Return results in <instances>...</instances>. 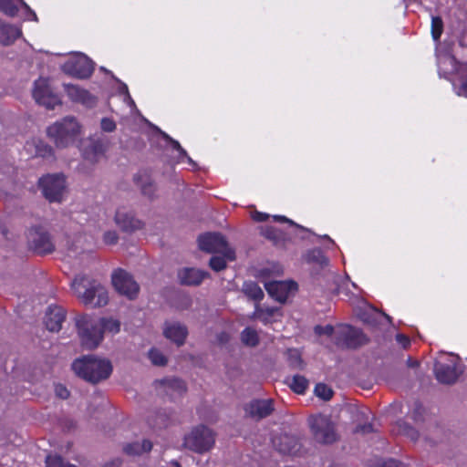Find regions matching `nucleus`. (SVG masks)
I'll return each instance as SVG.
<instances>
[{
	"instance_id": "nucleus-10",
	"label": "nucleus",
	"mask_w": 467,
	"mask_h": 467,
	"mask_svg": "<svg viewBox=\"0 0 467 467\" xmlns=\"http://www.w3.org/2000/svg\"><path fill=\"white\" fill-rule=\"evenodd\" d=\"M109 142L106 137H88L81 140L82 158L90 164H97L105 156Z\"/></svg>"
},
{
	"instance_id": "nucleus-63",
	"label": "nucleus",
	"mask_w": 467,
	"mask_h": 467,
	"mask_svg": "<svg viewBox=\"0 0 467 467\" xmlns=\"http://www.w3.org/2000/svg\"><path fill=\"white\" fill-rule=\"evenodd\" d=\"M379 315L383 316V317H384L385 318H387L389 322L391 321L390 317H389V316H388L387 314L380 312V313H379Z\"/></svg>"
},
{
	"instance_id": "nucleus-21",
	"label": "nucleus",
	"mask_w": 467,
	"mask_h": 467,
	"mask_svg": "<svg viewBox=\"0 0 467 467\" xmlns=\"http://www.w3.org/2000/svg\"><path fill=\"white\" fill-rule=\"evenodd\" d=\"M116 224L126 233H132L142 228V223L135 218L130 213L125 211H117L115 214Z\"/></svg>"
},
{
	"instance_id": "nucleus-62",
	"label": "nucleus",
	"mask_w": 467,
	"mask_h": 467,
	"mask_svg": "<svg viewBox=\"0 0 467 467\" xmlns=\"http://www.w3.org/2000/svg\"><path fill=\"white\" fill-rule=\"evenodd\" d=\"M364 321L367 323L372 324V325L377 324L376 319L370 316H368L367 317H365Z\"/></svg>"
},
{
	"instance_id": "nucleus-41",
	"label": "nucleus",
	"mask_w": 467,
	"mask_h": 467,
	"mask_svg": "<svg viewBox=\"0 0 467 467\" xmlns=\"http://www.w3.org/2000/svg\"><path fill=\"white\" fill-rule=\"evenodd\" d=\"M443 32V21L441 16H432L431 35L435 41H438Z\"/></svg>"
},
{
	"instance_id": "nucleus-57",
	"label": "nucleus",
	"mask_w": 467,
	"mask_h": 467,
	"mask_svg": "<svg viewBox=\"0 0 467 467\" xmlns=\"http://www.w3.org/2000/svg\"><path fill=\"white\" fill-rule=\"evenodd\" d=\"M266 218H267V215H266V214L260 213H258L256 214V216H254V220L259 221V222H263V221H265Z\"/></svg>"
},
{
	"instance_id": "nucleus-28",
	"label": "nucleus",
	"mask_w": 467,
	"mask_h": 467,
	"mask_svg": "<svg viewBox=\"0 0 467 467\" xmlns=\"http://www.w3.org/2000/svg\"><path fill=\"white\" fill-rule=\"evenodd\" d=\"M149 424L155 429L167 428L171 422V414L166 410H158L149 418Z\"/></svg>"
},
{
	"instance_id": "nucleus-4",
	"label": "nucleus",
	"mask_w": 467,
	"mask_h": 467,
	"mask_svg": "<svg viewBox=\"0 0 467 467\" xmlns=\"http://www.w3.org/2000/svg\"><path fill=\"white\" fill-rule=\"evenodd\" d=\"M215 437L216 434L212 429L200 424L184 435L182 447L192 452L203 454L213 448Z\"/></svg>"
},
{
	"instance_id": "nucleus-37",
	"label": "nucleus",
	"mask_w": 467,
	"mask_h": 467,
	"mask_svg": "<svg viewBox=\"0 0 467 467\" xmlns=\"http://www.w3.org/2000/svg\"><path fill=\"white\" fill-rule=\"evenodd\" d=\"M36 154L42 158H50L54 155L53 148L43 140L36 143Z\"/></svg>"
},
{
	"instance_id": "nucleus-13",
	"label": "nucleus",
	"mask_w": 467,
	"mask_h": 467,
	"mask_svg": "<svg viewBox=\"0 0 467 467\" xmlns=\"http://www.w3.org/2000/svg\"><path fill=\"white\" fill-rule=\"evenodd\" d=\"M112 285L121 295L130 299H134L140 290L139 285L134 281L132 275L127 271L119 268L112 273Z\"/></svg>"
},
{
	"instance_id": "nucleus-8",
	"label": "nucleus",
	"mask_w": 467,
	"mask_h": 467,
	"mask_svg": "<svg viewBox=\"0 0 467 467\" xmlns=\"http://www.w3.org/2000/svg\"><path fill=\"white\" fill-rule=\"evenodd\" d=\"M26 237L29 249L39 255L52 254L56 249L52 236L44 226L30 227Z\"/></svg>"
},
{
	"instance_id": "nucleus-34",
	"label": "nucleus",
	"mask_w": 467,
	"mask_h": 467,
	"mask_svg": "<svg viewBox=\"0 0 467 467\" xmlns=\"http://www.w3.org/2000/svg\"><path fill=\"white\" fill-rule=\"evenodd\" d=\"M97 322L99 324L100 331H102V334L104 331L112 333H118L119 331L120 324L118 320L112 318H100L97 320Z\"/></svg>"
},
{
	"instance_id": "nucleus-27",
	"label": "nucleus",
	"mask_w": 467,
	"mask_h": 467,
	"mask_svg": "<svg viewBox=\"0 0 467 467\" xmlns=\"http://www.w3.org/2000/svg\"><path fill=\"white\" fill-rule=\"evenodd\" d=\"M168 395H182L186 392L187 387L185 382L179 378H167L160 381Z\"/></svg>"
},
{
	"instance_id": "nucleus-38",
	"label": "nucleus",
	"mask_w": 467,
	"mask_h": 467,
	"mask_svg": "<svg viewBox=\"0 0 467 467\" xmlns=\"http://www.w3.org/2000/svg\"><path fill=\"white\" fill-rule=\"evenodd\" d=\"M400 431L410 438L411 441H418L420 434L419 431L409 423L402 421L399 423Z\"/></svg>"
},
{
	"instance_id": "nucleus-15",
	"label": "nucleus",
	"mask_w": 467,
	"mask_h": 467,
	"mask_svg": "<svg viewBox=\"0 0 467 467\" xmlns=\"http://www.w3.org/2000/svg\"><path fill=\"white\" fill-rule=\"evenodd\" d=\"M210 277L209 272L194 267H182L177 271L179 284L185 286H199L204 279Z\"/></svg>"
},
{
	"instance_id": "nucleus-25",
	"label": "nucleus",
	"mask_w": 467,
	"mask_h": 467,
	"mask_svg": "<svg viewBox=\"0 0 467 467\" xmlns=\"http://www.w3.org/2000/svg\"><path fill=\"white\" fill-rule=\"evenodd\" d=\"M21 30L0 19V44L3 46L12 45L20 36Z\"/></svg>"
},
{
	"instance_id": "nucleus-54",
	"label": "nucleus",
	"mask_w": 467,
	"mask_h": 467,
	"mask_svg": "<svg viewBox=\"0 0 467 467\" xmlns=\"http://www.w3.org/2000/svg\"><path fill=\"white\" fill-rule=\"evenodd\" d=\"M458 95H464L467 97V78L462 83Z\"/></svg>"
},
{
	"instance_id": "nucleus-24",
	"label": "nucleus",
	"mask_w": 467,
	"mask_h": 467,
	"mask_svg": "<svg viewBox=\"0 0 467 467\" xmlns=\"http://www.w3.org/2000/svg\"><path fill=\"white\" fill-rule=\"evenodd\" d=\"M133 182L140 188L143 196L150 200L156 198L157 186L150 176L138 173L133 176Z\"/></svg>"
},
{
	"instance_id": "nucleus-51",
	"label": "nucleus",
	"mask_w": 467,
	"mask_h": 467,
	"mask_svg": "<svg viewBox=\"0 0 467 467\" xmlns=\"http://www.w3.org/2000/svg\"><path fill=\"white\" fill-rule=\"evenodd\" d=\"M55 390H56L57 396L63 400H66L69 397V391L67 390V389L65 386H63L61 384L57 385L55 388Z\"/></svg>"
},
{
	"instance_id": "nucleus-56",
	"label": "nucleus",
	"mask_w": 467,
	"mask_h": 467,
	"mask_svg": "<svg viewBox=\"0 0 467 467\" xmlns=\"http://www.w3.org/2000/svg\"><path fill=\"white\" fill-rule=\"evenodd\" d=\"M420 363L418 360H413L411 358H409L407 359V366L410 368H417L419 367Z\"/></svg>"
},
{
	"instance_id": "nucleus-52",
	"label": "nucleus",
	"mask_w": 467,
	"mask_h": 467,
	"mask_svg": "<svg viewBox=\"0 0 467 467\" xmlns=\"http://www.w3.org/2000/svg\"><path fill=\"white\" fill-rule=\"evenodd\" d=\"M396 340L402 345L403 348H407L410 345V338L403 334H398L396 336Z\"/></svg>"
},
{
	"instance_id": "nucleus-40",
	"label": "nucleus",
	"mask_w": 467,
	"mask_h": 467,
	"mask_svg": "<svg viewBox=\"0 0 467 467\" xmlns=\"http://www.w3.org/2000/svg\"><path fill=\"white\" fill-rule=\"evenodd\" d=\"M315 394L324 400H329L333 397L334 392L327 385L317 383L315 387Z\"/></svg>"
},
{
	"instance_id": "nucleus-31",
	"label": "nucleus",
	"mask_w": 467,
	"mask_h": 467,
	"mask_svg": "<svg viewBox=\"0 0 467 467\" xmlns=\"http://www.w3.org/2000/svg\"><path fill=\"white\" fill-rule=\"evenodd\" d=\"M286 361L292 369L302 370L305 367V362L302 359L301 353L296 348H289L285 352Z\"/></svg>"
},
{
	"instance_id": "nucleus-22",
	"label": "nucleus",
	"mask_w": 467,
	"mask_h": 467,
	"mask_svg": "<svg viewBox=\"0 0 467 467\" xmlns=\"http://www.w3.org/2000/svg\"><path fill=\"white\" fill-rule=\"evenodd\" d=\"M66 318V312L60 306H49L45 317L47 328L51 332H58L62 327V323Z\"/></svg>"
},
{
	"instance_id": "nucleus-61",
	"label": "nucleus",
	"mask_w": 467,
	"mask_h": 467,
	"mask_svg": "<svg viewBox=\"0 0 467 467\" xmlns=\"http://www.w3.org/2000/svg\"><path fill=\"white\" fill-rule=\"evenodd\" d=\"M120 92L126 94L127 97L130 99V94L128 91V87L123 83L121 84Z\"/></svg>"
},
{
	"instance_id": "nucleus-35",
	"label": "nucleus",
	"mask_w": 467,
	"mask_h": 467,
	"mask_svg": "<svg viewBox=\"0 0 467 467\" xmlns=\"http://www.w3.org/2000/svg\"><path fill=\"white\" fill-rule=\"evenodd\" d=\"M228 258L222 254L221 256L213 255L209 260V266L215 272H220L227 267Z\"/></svg>"
},
{
	"instance_id": "nucleus-60",
	"label": "nucleus",
	"mask_w": 467,
	"mask_h": 467,
	"mask_svg": "<svg viewBox=\"0 0 467 467\" xmlns=\"http://www.w3.org/2000/svg\"><path fill=\"white\" fill-rule=\"evenodd\" d=\"M160 133L161 135V137L167 141V142H171L173 139L171 137H170L167 133L160 130Z\"/></svg>"
},
{
	"instance_id": "nucleus-64",
	"label": "nucleus",
	"mask_w": 467,
	"mask_h": 467,
	"mask_svg": "<svg viewBox=\"0 0 467 467\" xmlns=\"http://www.w3.org/2000/svg\"><path fill=\"white\" fill-rule=\"evenodd\" d=\"M21 2V4L26 7V8H28L27 5L23 1V0H19Z\"/></svg>"
},
{
	"instance_id": "nucleus-46",
	"label": "nucleus",
	"mask_w": 467,
	"mask_h": 467,
	"mask_svg": "<svg viewBox=\"0 0 467 467\" xmlns=\"http://www.w3.org/2000/svg\"><path fill=\"white\" fill-rule=\"evenodd\" d=\"M100 127L103 131L112 132L116 130V123L109 118H103L100 122Z\"/></svg>"
},
{
	"instance_id": "nucleus-1",
	"label": "nucleus",
	"mask_w": 467,
	"mask_h": 467,
	"mask_svg": "<svg viewBox=\"0 0 467 467\" xmlns=\"http://www.w3.org/2000/svg\"><path fill=\"white\" fill-rule=\"evenodd\" d=\"M74 372L84 380L97 384L106 380L112 373V364L109 359L87 355L77 358L72 363Z\"/></svg>"
},
{
	"instance_id": "nucleus-20",
	"label": "nucleus",
	"mask_w": 467,
	"mask_h": 467,
	"mask_svg": "<svg viewBox=\"0 0 467 467\" xmlns=\"http://www.w3.org/2000/svg\"><path fill=\"white\" fill-rule=\"evenodd\" d=\"M64 88L73 101L80 102L88 107H93L97 103V99L94 96L77 85L64 84Z\"/></svg>"
},
{
	"instance_id": "nucleus-58",
	"label": "nucleus",
	"mask_w": 467,
	"mask_h": 467,
	"mask_svg": "<svg viewBox=\"0 0 467 467\" xmlns=\"http://www.w3.org/2000/svg\"><path fill=\"white\" fill-rule=\"evenodd\" d=\"M184 300V306L185 308H188L192 306V298L188 296L183 297Z\"/></svg>"
},
{
	"instance_id": "nucleus-29",
	"label": "nucleus",
	"mask_w": 467,
	"mask_h": 467,
	"mask_svg": "<svg viewBox=\"0 0 467 467\" xmlns=\"http://www.w3.org/2000/svg\"><path fill=\"white\" fill-rule=\"evenodd\" d=\"M152 449V442L150 440H143L142 442L135 441L124 446L123 451L126 454L139 456L144 452H149Z\"/></svg>"
},
{
	"instance_id": "nucleus-3",
	"label": "nucleus",
	"mask_w": 467,
	"mask_h": 467,
	"mask_svg": "<svg viewBox=\"0 0 467 467\" xmlns=\"http://www.w3.org/2000/svg\"><path fill=\"white\" fill-rule=\"evenodd\" d=\"M80 133V125L74 117H65L47 130L48 138L57 148H67L75 142Z\"/></svg>"
},
{
	"instance_id": "nucleus-36",
	"label": "nucleus",
	"mask_w": 467,
	"mask_h": 467,
	"mask_svg": "<svg viewBox=\"0 0 467 467\" xmlns=\"http://www.w3.org/2000/svg\"><path fill=\"white\" fill-rule=\"evenodd\" d=\"M307 261L310 263H317L320 266H325L327 265L328 260L324 255L323 252L320 249H314L307 254Z\"/></svg>"
},
{
	"instance_id": "nucleus-50",
	"label": "nucleus",
	"mask_w": 467,
	"mask_h": 467,
	"mask_svg": "<svg viewBox=\"0 0 467 467\" xmlns=\"http://www.w3.org/2000/svg\"><path fill=\"white\" fill-rule=\"evenodd\" d=\"M373 431V426L371 423L358 424L354 430L356 433L367 434Z\"/></svg>"
},
{
	"instance_id": "nucleus-5",
	"label": "nucleus",
	"mask_w": 467,
	"mask_h": 467,
	"mask_svg": "<svg viewBox=\"0 0 467 467\" xmlns=\"http://www.w3.org/2000/svg\"><path fill=\"white\" fill-rule=\"evenodd\" d=\"M75 323L81 346L89 350L96 348L102 341V331L97 319L88 315H78Z\"/></svg>"
},
{
	"instance_id": "nucleus-30",
	"label": "nucleus",
	"mask_w": 467,
	"mask_h": 467,
	"mask_svg": "<svg viewBox=\"0 0 467 467\" xmlns=\"http://www.w3.org/2000/svg\"><path fill=\"white\" fill-rule=\"evenodd\" d=\"M242 292L251 300L259 302L264 298V292L262 288L253 281L244 282L242 287Z\"/></svg>"
},
{
	"instance_id": "nucleus-32",
	"label": "nucleus",
	"mask_w": 467,
	"mask_h": 467,
	"mask_svg": "<svg viewBox=\"0 0 467 467\" xmlns=\"http://www.w3.org/2000/svg\"><path fill=\"white\" fill-rule=\"evenodd\" d=\"M285 382L288 383L291 389L297 394H303L309 384L306 377L302 375H295L292 377L291 382H288V379H286Z\"/></svg>"
},
{
	"instance_id": "nucleus-19",
	"label": "nucleus",
	"mask_w": 467,
	"mask_h": 467,
	"mask_svg": "<svg viewBox=\"0 0 467 467\" xmlns=\"http://www.w3.org/2000/svg\"><path fill=\"white\" fill-rule=\"evenodd\" d=\"M165 337L174 342L178 347L184 344L188 335L187 327L179 322H165L163 327Z\"/></svg>"
},
{
	"instance_id": "nucleus-47",
	"label": "nucleus",
	"mask_w": 467,
	"mask_h": 467,
	"mask_svg": "<svg viewBox=\"0 0 467 467\" xmlns=\"http://www.w3.org/2000/svg\"><path fill=\"white\" fill-rule=\"evenodd\" d=\"M103 241L106 244H116L119 241V235L115 231H107L103 234Z\"/></svg>"
},
{
	"instance_id": "nucleus-44",
	"label": "nucleus",
	"mask_w": 467,
	"mask_h": 467,
	"mask_svg": "<svg viewBox=\"0 0 467 467\" xmlns=\"http://www.w3.org/2000/svg\"><path fill=\"white\" fill-rule=\"evenodd\" d=\"M265 236L276 244L282 238V232L275 227H267L265 231Z\"/></svg>"
},
{
	"instance_id": "nucleus-33",
	"label": "nucleus",
	"mask_w": 467,
	"mask_h": 467,
	"mask_svg": "<svg viewBox=\"0 0 467 467\" xmlns=\"http://www.w3.org/2000/svg\"><path fill=\"white\" fill-rule=\"evenodd\" d=\"M242 342L249 347H255L259 343V337L256 331L253 328L246 327L241 334Z\"/></svg>"
},
{
	"instance_id": "nucleus-11",
	"label": "nucleus",
	"mask_w": 467,
	"mask_h": 467,
	"mask_svg": "<svg viewBox=\"0 0 467 467\" xmlns=\"http://www.w3.org/2000/svg\"><path fill=\"white\" fill-rule=\"evenodd\" d=\"M368 342L366 335L352 326H340L336 335V344L341 348L356 349Z\"/></svg>"
},
{
	"instance_id": "nucleus-43",
	"label": "nucleus",
	"mask_w": 467,
	"mask_h": 467,
	"mask_svg": "<svg viewBox=\"0 0 467 467\" xmlns=\"http://www.w3.org/2000/svg\"><path fill=\"white\" fill-rule=\"evenodd\" d=\"M67 462H65L63 458L59 455H48L46 458V467H66L71 466Z\"/></svg>"
},
{
	"instance_id": "nucleus-55",
	"label": "nucleus",
	"mask_w": 467,
	"mask_h": 467,
	"mask_svg": "<svg viewBox=\"0 0 467 467\" xmlns=\"http://www.w3.org/2000/svg\"><path fill=\"white\" fill-rule=\"evenodd\" d=\"M275 221H278V222H286V223H289L290 224H293V225H296V226H298L297 224H296L293 221L287 219L286 217L285 216H275Z\"/></svg>"
},
{
	"instance_id": "nucleus-53",
	"label": "nucleus",
	"mask_w": 467,
	"mask_h": 467,
	"mask_svg": "<svg viewBox=\"0 0 467 467\" xmlns=\"http://www.w3.org/2000/svg\"><path fill=\"white\" fill-rule=\"evenodd\" d=\"M421 410H422V408L420 406L417 407L414 411L412 412V419L415 420V421H420L422 420L421 419Z\"/></svg>"
},
{
	"instance_id": "nucleus-49",
	"label": "nucleus",
	"mask_w": 467,
	"mask_h": 467,
	"mask_svg": "<svg viewBox=\"0 0 467 467\" xmlns=\"http://www.w3.org/2000/svg\"><path fill=\"white\" fill-rule=\"evenodd\" d=\"M170 144L171 145V147H172L174 150H176L179 152L180 156L187 158L190 163L194 164V162L192 161V160L188 156V154H187V152L185 151V150L181 146V144H180L177 140H172L170 142Z\"/></svg>"
},
{
	"instance_id": "nucleus-17",
	"label": "nucleus",
	"mask_w": 467,
	"mask_h": 467,
	"mask_svg": "<svg viewBox=\"0 0 467 467\" xmlns=\"http://www.w3.org/2000/svg\"><path fill=\"white\" fill-rule=\"evenodd\" d=\"M268 295L280 303H285L291 291L297 290V284L294 281H273L265 284Z\"/></svg>"
},
{
	"instance_id": "nucleus-42",
	"label": "nucleus",
	"mask_w": 467,
	"mask_h": 467,
	"mask_svg": "<svg viewBox=\"0 0 467 467\" xmlns=\"http://www.w3.org/2000/svg\"><path fill=\"white\" fill-rule=\"evenodd\" d=\"M149 358L152 364L156 366H165L168 361L167 358L157 349H151L149 352Z\"/></svg>"
},
{
	"instance_id": "nucleus-9",
	"label": "nucleus",
	"mask_w": 467,
	"mask_h": 467,
	"mask_svg": "<svg viewBox=\"0 0 467 467\" xmlns=\"http://www.w3.org/2000/svg\"><path fill=\"white\" fill-rule=\"evenodd\" d=\"M309 426L314 439L319 443L331 444L338 439L335 424L327 416H312Z\"/></svg>"
},
{
	"instance_id": "nucleus-2",
	"label": "nucleus",
	"mask_w": 467,
	"mask_h": 467,
	"mask_svg": "<svg viewBox=\"0 0 467 467\" xmlns=\"http://www.w3.org/2000/svg\"><path fill=\"white\" fill-rule=\"evenodd\" d=\"M72 287L75 294L85 305H91L93 307L106 306L109 302L106 288L97 280L89 279L88 276H77Z\"/></svg>"
},
{
	"instance_id": "nucleus-12",
	"label": "nucleus",
	"mask_w": 467,
	"mask_h": 467,
	"mask_svg": "<svg viewBox=\"0 0 467 467\" xmlns=\"http://www.w3.org/2000/svg\"><path fill=\"white\" fill-rule=\"evenodd\" d=\"M32 94L36 102L47 109H53L56 105L61 103L47 78H40L35 81Z\"/></svg>"
},
{
	"instance_id": "nucleus-16",
	"label": "nucleus",
	"mask_w": 467,
	"mask_h": 467,
	"mask_svg": "<svg viewBox=\"0 0 467 467\" xmlns=\"http://www.w3.org/2000/svg\"><path fill=\"white\" fill-rule=\"evenodd\" d=\"M275 449L284 455H296L301 450V443L295 435L282 433L272 440Z\"/></svg>"
},
{
	"instance_id": "nucleus-45",
	"label": "nucleus",
	"mask_w": 467,
	"mask_h": 467,
	"mask_svg": "<svg viewBox=\"0 0 467 467\" xmlns=\"http://www.w3.org/2000/svg\"><path fill=\"white\" fill-rule=\"evenodd\" d=\"M314 331L318 336L327 335V337H330L334 333V327L331 326V325H327L325 327L320 326V325H317L314 327Z\"/></svg>"
},
{
	"instance_id": "nucleus-59",
	"label": "nucleus",
	"mask_w": 467,
	"mask_h": 467,
	"mask_svg": "<svg viewBox=\"0 0 467 467\" xmlns=\"http://www.w3.org/2000/svg\"><path fill=\"white\" fill-rule=\"evenodd\" d=\"M120 461H113L110 463L106 464L104 467H119L120 466Z\"/></svg>"
},
{
	"instance_id": "nucleus-48",
	"label": "nucleus",
	"mask_w": 467,
	"mask_h": 467,
	"mask_svg": "<svg viewBox=\"0 0 467 467\" xmlns=\"http://www.w3.org/2000/svg\"><path fill=\"white\" fill-rule=\"evenodd\" d=\"M377 467H406V465L397 460L389 459L379 462Z\"/></svg>"
},
{
	"instance_id": "nucleus-26",
	"label": "nucleus",
	"mask_w": 467,
	"mask_h": 467,
	"mask_svg": "<svg viewBox=\"0 0 467 467\" xmlns=\"http://www.w3.org/2000/svg\"><path fill=\"white\" fill-rule=\"evenodd\" d=\"M282 317L281 307H262L259 304L255 305V309L251 318H256L264 324H270L275 321V317Z\"/></svg>"
},
{
	"instance_id": "nucleus-23",
	"label": "nucleus",
	"mask_w": 467,
	"mask_h": 467,
	"mask_svg": "<svg viewBox=\"0 0 467 467\" xmlns=\"http://www.w3.org/2000/svg\"><path fill=\"white\" fill-rule=\"evenodd\" d=\"M274 411L272 400H252L247 408V412L252 418L262 420L266 418Z\"/></svg>"
},
{
	"instance_id": "nucleus-39",
	"label": "nucleus",
	"mask_w": 467,
	"mask_h": 467,
	"mask_svg": "<svg viewBox=\"0 0 467 467\" xmlns=\"http://www.w3.org/2000/svg\"><path fill=\"white\" fill-rule=\"evenodd\" d=\"M0 11L8 16L14 17L17 15L18 7L13 0H0Z\"/></svg>"
},
{
	"instance_id": "nucleus-6",
	"label": "nucleus",
	"mask_w": 467,
	"mask_h": 467,
	"mask_svg": "<svg viewBox=\"0 0 467 467\" xmlns=\"http://www.w3.org/2000/svg\"><path fill=\"white\" fill-rule=\"evenodd\" d=\"M200 250L207 254H221L230 262L236 259L235 251L229 246L225 237L220 233H205L198 237Z\"/></svg>"
},
{
	"instance_id": "nucleus-14",
	"label": "nucleus",
	"mask_w": 467,
	"mask_h": 467,
	"mask_svg": "<svg viewBox=\"0 0 467 467\" xmlns=\"http://www.w3.org/2000/svg\"><path fill=\"white\" fill-rule=\"evenodd\" d=\"M66 71L78 78H87L94 70V63L87 56L80 54L65 64Z\"/></svg>"
},
{
	"instance_id": "nucleus-7",
	"label": "nucleus",
	"mask_w": 467,
	"mask_h": 467,
	"mask_svg": "<svg viewBox=\"0 0 467 467\" xmlns=\"http://www.w3.org/2000/svg\"><path fill=\"white\" fill-rule=\"evenodd\" d=\"M38 188L49 202L61 203L66 192V177L63 174H47L39 178Z\"/></svg>"
},
{
	"instance_id": "nucleus-18",
	"label": "nucleus",
	"mask_w": 467,
	"mask_h": 467,
	"mask_svg": "<svg viewBox=\"0 0 467 467\" xmlns=\"http://www.w3.org/2000/svg\"><path fill=\"white\" fill-rule=\"evenodd\" d=\"M434 374L437 380L445 385L454 384L459 378L455 364L436 362L434 365Z\"/></svg>"
}]
</instances>
